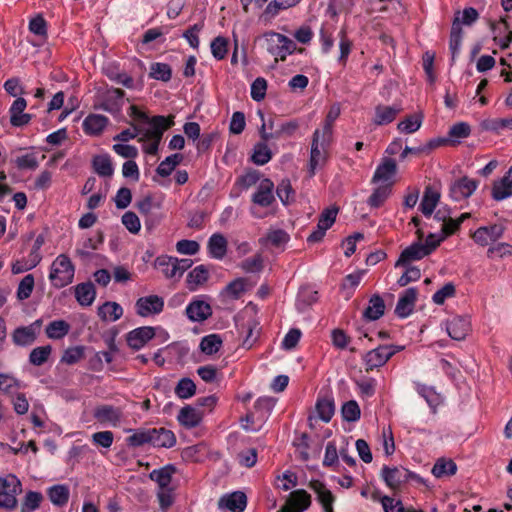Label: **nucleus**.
Masks as SVG:
<instances>
[{"mask_svg":"<svg viewBox=\"0 0 512 512\" xmlns=\"http://www.w3.org/2000/svg\"><path fill=\"white\" fill-rule=\"evenodd\" d=\"M129 116L141 124L148 125L147 128L143 127L142 133L144 138L152 140V142L157 144H160L163 133L174 124V116L165 117L158 115L150 118L135 105L129 107Z\"/></svg>","mask_w":512,"mask_h":512,"instance_id":"obj_1","label":"nucleus"},{"mask_svg":"<svg viewBox=\"0 0 512 512\" xmlns=\"http://www.w3.org/2000/svg\"><path fill=\"white\" fill-rule=\"evenodd\" d=\"M22 492L20 480L13 474L0 477V508L13 511L18 505L17 495Z\"/></svg>","mask_w":512,"mask_h":512,"instance_id":"obj_2","label":"nucleus"},{"mask_svg":"<svg viewBox=\"0 0 512 512\" xmlns=\"http://www.w3.org/2000/svg\"><path fill=\"white\" fill-rule=\"evenodd\" d=\"M74 271L70 259L61 254L53 261L49 278L55 287L62 288L73 281Z\"/></svg>","mask_w":512,"mask_h":512,"instance_id":"obj_3","label":"nucleus"},{"mask_svg":"<svg viewBox=\"0 0 512 512\" xmlns=\"http://www.w3.org/2000/svg\"><path fill=\"white\" fill-rule=\"evenodd\" d=\"M257 113L262 121V125L259 129L261 141L255 144L251 160L256 165H265L272 158V152L268 147L267 142L274 139V134L266 131L264 113L261 110H258Z\"/></svg>","mask_w":512,"mask_h":512,"instance_id":"obj_4","label":"nucleus"},{"mask_svg":"<svg viewBox=\"0 0 512 512\" xmlns=\"http://www.w3.org/2000/svg\"><path fill=\"white\" fill-rule=\"evenodd\" d=\"M329 145H322L320 142V130L316 129L312 136L309 174L313 176L317 168L322 167L327 160V149Z\"/></svg>","mask_w":512,"mask_h":512,"instance_id":"obj_5","label":"nucleus"},{"mask_svg":"<svg viewBox=\"0 0 512 512\" xmlns=\"http://www.w3.org/2000/svg\"><path fill=\"white\" fill-rule=\"evenodd\" d=\"M417 235L419 241L412 243L401 252L398 260L395 263V267H406L407 265H410L412 261L421 260L425 256H428L427 251L424 247H422L421 239L423 238L424 234L421 229L417 230Z\"/></svg>","mask_w":512,"mask_h":512,"instance_id":"obj_6","label":"nucleus"},{"mask_svg":"<svg viewBox=\"0 0 512 512\" xmlns=\"http://www.w3.org/2000/svg\"><path fill=\"white\" fill-rule=\"evenodd\" d=\"M506 227L501 223L479 227L472 235L473 240L480 246H487L502 238Z\"/></svg>","mask_w":512,"mask_h":512,"instance_id":"obj_7","label":"nucleus"},{"mask_svg":"<svg viewBox=\"0 0 512 512\" xmlns=\"http://www.w3.org/2000/svg\"><path fill=\"white\" fill-rule=\"evenodd\" d=\"M41 323L42 321L38 319L28 326L17 327L12 333L13 343L21 347L32 345L37 339Z\"/></svg>","mask_w":512,"mask_h":512,"instance_id":"obj_8","label":"nucleus"},{"mask_svg":"<svg viewBox=\"0 0 512 512\" xmlns=\"http://www.w3.org/2000/svg\"><path fill=\"white\" fill-rule=\"evenodd\" d=\"M136 312L142 317L160 314L164 309V299L158 295L140 297L135 303Z\"/></svg>","mask_w":512,"mask_h":512,"instance_id":"obj_9","label":"nucleus"},{"mask_svg":"<svg viewBox=\"0 0 512 512\" xmlns=\"http://www.w3.org/2000/svg\"><path fill=\"white\" fill-rule=\"evenodd\" d=\"M479 181L467 176L454 181L450 186V196L455 201H460L470 197L477 189Z\"/></svg>","mask_w":512,"mask_h":512,"instance_id":"obj_10","label":"nucleus"},{"mask_svg":"<svg viewBox=\"0 0 512 512\" xmlns=\"http://www.w3.org/2000/svg\"><path fill=\"white\" fill-rule=\"evenodd\" d=\"M124 95L125 92L119 88L107 89L101 97L99 108L111 114L120 112Z\"/></svg>","mask_w":512,"mask_h":512,"instance_id":"obj_11","label":"nucleus"},{"mask_svg":"<svg viewBox=\"0 0 512 512\" xmlns=\"http://www.w3.org/2000/svg\"><path fill=\"white\" fill-rule=\"evenodd\" d=\"M418 290L415 287L406 289L399 297L396 307L395 314L399 318H407L410 316L415 307L417 301Z\"/></svg>","mask_w":512,"mask_h":512,"instance_id":"obj_12","label":"nucleus"},{"mask_svg":"<svg viewBox=\"0 0 512 512\" xmlns=\"http://www.w3.org/2000/svg\"><path fill=\"white\" fill-rule=\"evenodd\" d=\"M155 336V328L143 326L128 332L126 336L127 344L134 350H139Z\"/></svg>","mask_w":512,"mask_h":512,"instance_id":"obj_13","label":"nucleus"},{"mask_svg":"<svg viewBox=\"0 0 512 512\" xmlns=\"http://www.w3.org/2000/svg\"><path fill=\"white\" fill-rule=\"evenodd\" d=\"M446 331L452 339L457 341L464 340L470 331V321L464 316H454L447 320Z\"/></svg>","mask_w":512,"mask_h":512,"instance_id":"obj_14","label":"nucleus"},{"mask_svg":"<svg viewBox=\"0 0 512 512\" xmlns=\"http://www.w3.org/2000/svg\"><path fill=\"white\" fill-rule=\"evenodd\" d=\"M273 191L274 183L268 178L263 179L252 195V202L261 207H269L275 201Z\"/></svg>","mask_w":512,"mask_h":512,"instance_id":"obj_15","label":"nucleus"},{"mask_svg":"<svg viewBox=\"0 0 512 512\" xmlns=\"http://www.w3.org/2000/svg\"><path fill=\"white\" fill-rule=\"evenodd\" d=\"M387 349V345H379L365 354L363 360L366 365V371H371L387 363L391 358V352H388Z\"/></svg>","mask_w":512,"mask_h":512,"instance_id":"obj_16","label":"nucleus"},{"mask_svg":"<svg viewBox=\"0 0 512 512\" xmlns=\"http://www.w3.org/2000/svg\"><path fill=\"white\" fill-rule=\"evenodd\" d=\"M491 195L495 201H502L512 196V166L501 179L493 183Z\"/></svg>","mask_w":512,"mask_h":512,"instance_id":"obj_17","label":"nucleus"},{"mask_svg":"<svg viewBox=\"0 0 512 512\" xmlns=\"http://www.w3.org/2000/svg\"><path fill=\"white\" fill-rule=\"evenodd\" d=\"M94 417L101 424H109L113 427H116L120 423L122 412L120 408L114 407L112 405H101L95 409Z\"/></svg>","mask_w":512,"mask_h":512,"instance_id":"obj_18","label":"nucleus"},{"mask_svg":"<svg viewBox=\"0 0 512 512\" xmlns=\"http://www.w3.org/2000/svg\"><path fill=\"white\" fill-rule=\"evenodd\" d=\"M406 469L403 467H389L384 465L381 470V477L385 484L395 490L406 483Z\"/></svg>","mask_w":512,"mask_h":512,"instance_id":"obj_19","label":"nucleus"},{"mask_svg":"<svg viewBox=\"0 0 512 512\" xmlns=\"http://www.w3.org/2000/svg\"><path fill=\"white\" fill-rule=\"evenodd\" d=\"M219 508H226L231 512H242L247 506V497L241 491H235L222 496L219 500Z\"/></svg>","mask_w":512,"mask_h":512,"instance_id":"obj_20","label":"nucleus"},{"mask_svg":"<svg viewBox=\"0 0 512 512\" xmlns=\"http://www.w3.org/2000/svg\"><path fill=\"white\" fill-rule=\"evenodd\" d=\"M109 123V119L100 114H89L82 123L84 132L90 136L100 135Z\"/></svg>","mask_w":512,"mask_h":512,"instance_id":"obj_21","label":"nucleus"},{"mask_svg":"<svg viewBox=\"0 0 512 512\" xmlns=\"http://www.w3.org/2000/svg\"><path fill=\"white\" fill-rule=\"evenodd\" d=\"M186 314L191 321L201 322L211 316L212 309L207 302L196 300L186 307Z\"/></svg>","mask_w":512,"mask_h":512,"instance_id":"obj_22","label":"nucleus"},{"mask_svg":"<svg viewBox=\"0 0 512 512\" xmlns=\"http://www.w3.org/2000/svg\"><path fill=\"white\" fill-rule=\"evenodd\" d=\"M228 242L227 239L221 233H214L210 236L207 244L209 255L214 258L221 260L227 253Z\"/></svg>","mask_w":512,"mask_h":512,"instance_id":"obj_23","label":"nucleus"},{"mask_svg":"<svg viewBox=\"0 0 512 512\" xmlns=\"http://www.w3.org/2000/svg\"><path fill=\"white\" fill-rule=\"evenodd\" d=\"M396 171V161L392 158H384L382 162L377 166L372 178V182H386L396 174Z\"/></svg>","mask_w":512,"mask_h":512,"instance_id":"obj_24","label":"nucleus"},{"mask_svg":"<svg viewBox=\"0 0 512 512\" xmlns=\"http://www.w3.org/2000/svg\"><path fill=\"white\" fill-rule=\"evenodd\" d=\"M176 444V437L171 430L164 427L152 428L151 445L157 448H171Z\"/></svg>","mask_w":512,"mask_h":512,"instance_id":"obj_25","label":"nucleus"},{"mask_svg":"<svg viewBox=\"0 0 512 512\" xmlns=\"http://www.w3.org/2000/svg\"><path fill=\"white\" fill-rule=\"evenodd\" d=\"M310 488L317 494V499L322 504L325 512H333L332 504L334 502V496L330 490H328L324 483L319 480H312L310 482Z\"/></svg>","mask_w":512,"mask_h":512,"instance_id":"obj_26","label":"nucleus"},{"mask_svg":"<svg viewBox=\"0 0 512 512\" xmlns=\"http://www.w3.org/2000/svg\"><path fill=\"white\" fill-rule=\"evenodd\" d=\"M97 314L102 321L115 322L123 315V308L120 304L107 301L98 307Z\"/></svg>","mask_w":512,"mask_h":512,"instance_id":"obj_27","label":"nucleus"},{"mask_svg":"<svg viewBox=\"0 0 512 512\" xmlns=\"http://www.w3.org/2000/svg\"><path fill=\"white\" fill-rule=\"evenodd\" d=\"M177 419L180 424L186 428H194L200 424L202 420V413L198 409L187 405L181 408Z\"/></svg>","mask_w":512,"mask_h":512,"instance_id":"obj_28","label":"nucleus"},{"mask_svg":"<svg viewBox=\"0 0 512 512\" xmlns=\"http://www.w3.org/2000/svg\"><path fill=\"white\" fill-rule=\"evenodd\" d=\"M440 200V193L433 190L430 186L426 187L422 200L419 205V210L424 216L429 217L434 212Z\"/></svg>","mask_w":512,"mask_h":512,"instance_id":"obj_29","label":"nucleus"},{"mask_svg":"<svg viewBox=\"0 0 512 512\" xmlns=\"http://www.w3.org/2000/svg\"><path fill=\"white\" fill-rule=\"evenodd\" d=\"M92 168L100 177H111L114 173L111 157L107 153L95 155L92 159Z\"/></svg>","mask_w":512,"mask_h":512,"instance_id":"obj_30","label":"nucleus"},{"mask_svg":"<svg viewBox=\"0 0 512 512\" xmlns=\"http://www.w3.org/2000/svg\"><path fill=\"white\" fill-rule=\"evenodd\" d=\"M385 312V303L382 297L378 294L371 296L368 307L363 312V317L375 321L381 318Z\"/></svg>","mask_w":512,"mask_h":512,"instance_id":"obj_31","label":"nucleus"},{"mask_svg":"<svg viewBox=\"0 0 512 512\" xmlns=\"http://www.w3.org/2000/svg\"><path fill=\"white\" fill-rule=\"evenodd\" d=\"M414 384L417 393L425 399L432 412L435 413L436 408L441 404L440 394H438L432 386H427L419 382H415Z\"/></svg>","mask_w":512,"mask_h":512,"instance_id":"obj_32","label":"nucleus"},{"mask_svg":"<svg viewBox=\"0 0 512 512\" xmlns=\"http://www.w3.org/2000/svg\"><path fill=\"white\" fill-rule=\"evenodd\" d=\"M75 297L82 306H90L95 300L96 291L93 283H80L75 287Z\"/></svg>","mask_w":512,"mask_h":512,"instance_id":"obj_33","label":"nucleus"},{"mask_svg":"<svg viewBox=\"0 0 512 512\" xmlns=\"http://www.w3.org/2000/svg\"><path fill=\"white\" fill-rule=\"evenodd\" d=\"M462 43V28L460 25L459 18H455L451 27L450 33V41L449 48L451 51V61L455 62L456 57L458 56Z\"/></svg>","mask_w":512,"mask_h":512,"instance_id":"obj_34","label":"nucleus"},{"mask_svg":"<svg viewBox=\"0 0 512 512\" xmlns=\"http://www.w3.org/2000/svg\"><path fill=\"white\" fill-rule=\"evenodd\" d=\"M401 111L398 106H384L378 105L375 108V119L374 122L377 125H385L391 123Z\"/></svg>","mask_w":512,"mask_h":512,"instance_id":"obj_35","label":"nucleus"},{"mask_svg":"<svg viewBox=\"0 0 512 512\" xmlns=\"http://www.w3.org/2000/svg\"><path fill=\"white\" fill-rule=\"evenodd\" d=\"M174 472L175 467L168 464L160 469H154L149 477L152 481H155L161 489H165L170 485Z\"/></svg>","mask_w":512,"mask_h":512,"instance_id":"obj_36","label":"nucleus"},{"mask_svg":"<svg viewBox=\"0 0 512 512\" xmlns=\"http://www.w3.org/2000/svg\"><path fill=\"white\" fill-rule=\"evenodd\" d=\"M70 331V324L65 320H54L50 322L46 328L45 333L48 338L59 340L64 338Z\"/></svg>","mask_w":512,"mask_h":512,"instance_id":"obj_37","label":"nucleus"},{"mask_svg":"<svg viewBox=\"0 0 512 512\" xmlns=\"http://www.w3.org/2000/svg\"><path fill=\"white\" fill-rule=\"evenodd\" d=\"M452 235V230L440 228V233H430L425 239V243H422V247L427 251V255H430L447 237Z\"/></svg>","mask_w":512,"mask_h":512,"instance_id":"obj_38","label":"nucleus"},{"mask_svg":"<svg viewBox=\"0 0 512 512\" xmlns=\"http://www.w3.org/2000/svg\"><path fill=\"white\" fill-rule=\"evenodd\" d=\"M263 37L266 42L267 51L271 55L276 56V60H278L281 54V44L284 41V35L274 31H269L266 32Z\"/></svg>","mask_w":512,"mask_h":512,"instance_id":"obj_39","label":"nucleus"},{"mask_svg":"<svg viewBox=\"0 0 512 512\" xmlns=\"http://www.w3.org/2000/svg\"><path fill=\"white\" fill-rule=\"evenodd\" d=\"M471 133L470 125L466 122H459L450 127L448 141L451 145L460 143L461 139L467 138Z\"/></svg>","mask_w":512,"mask_h":512,"instance_id":"obj_40","label":"nucleus"},{"mask_svg":"<svg viewBox=\"0 0 512 512\" xmlns=\"http://www.w3.org/2000/svg\"><path fill=\"white\" fill-rule=\"evenodd\" d=\"M183 158V155L180 153H175L166 157L157 167L156 173L161 177H168L176 166L182 162Z\"/></svg>","mask_w":512,"mask_h":512,"instance_id":"obj_41","label":"nucleus"},{"mask_svg":"<svg viewBox=\"0 0 512 512\" xmlns=\"http://www.w3.org/2000/svg\"><path fill=\"white\" fill-rule=\"evenodd\" d=\"M209 271L204 265L196 266L192 271L187 275V283L189 285V289L191 291L196 290V288L205 283L208 279Z\"/></svg>","mask_w":512,"mask_h":512,"instance_id":"obj_42","label":"nucleus"},{"mask_svg":"<svg viewBox=\"0 0 512 512\" xmlns=\"http://www.w3.org/2000/svg\"><path fill=\"white\" fill-rule=\"evenodd\" d=\"M316 411L323 422H329L335 412L334 400L328 397L319 398L316 403Z\"/></svg>","mask_w":512,"mask_h":512,"instance_id":"obj_43","label":"nucleus"},{"mask_svg":"<svg viewBox=\"0 0 512 512\" xmlns=\"http://www.w3.org/2000/svg\"><path fill=\"white\" fill-rule=\"evenodd\" d=\"M222 338L218 334H209L204 336L200 342V350L206 355H213L219 351L222 346Z\"/></svg>","mask_w":512,"mask_h":512,"instance_id":"obj_44","label":"nucleus"},{"mask_svg":"<svg viewBox=\"0 0 512 512\" xmlns=\"http://www.w3.org/2000/svg\"><path fill=\"white\" fill-rule=\"evenodd\" d=\"M508 30V23L505 18H502L499 24H492V31L494 39H499V45L502 49H506L512 42V31H508L506 36L500 37L502 33Z\"/></svg>","mask_w":512,"mask_h":512,"instance_id":"obj_45","label":"nucleus"},{"mask_svg":"<svg viewBox=\"0 0 512 512\" xmlns=\"http://www.w3.org/2000/svg\"><path fill=\"white\" fill-rule=\"evenodd\" d=\"M48 497L56 506H64L69 500V489L65 485H54L48 489Z\"/></svg>","mask_w":512,"mask_h":512,"instance_id":"obj_46","label":"nucleus"},{"mask_svg":"<svg viewBox=\"0 0 512 512\" xmlns=\"http://www.w3.org/2000/svg\"><path fill=\"white\" fill-rule=\"evenodd\" d=\"M480 125L483 130L500 133L506 128L512 130V118L485 119Z\"/></svg>","mask_w":512,"mask_h":512,"instance_id":"obj_47","label":"nucleus"},{"mask_svg":"<svg viewBox=\"0 0 512 512\" xmlns=\"http://www.w3.org/2000/svg\"><path fill=\"white\" fill-rule=\"evenodd\" d=\"M391 194V184H386L376 188L367 200L372 208L380 207Z\"/></svg>","mask_w":512,"mask_h":512,"instance_id":"obj_48","label":"nucleus"},{"mask_svg":"<svg viewBox=\"0 0 512 512\" xmlns=\"http://www.w3.org/2000/svg\"><path fill=\"white\" fill-rule=\"evenodd\" d=\"M456 471L457 466L453 460L438 459L432 468V474L437 478L454 475Z\"/></svg>","mask_w":512,"mask_h":512,"instance_id":"obj_49","label":"nucleus"},{"mask_svg":"<svg viewBox=\"0 0 512 512\" xmlns=\"http://www.w3.org/2000/svg\"><path fill=\"white\" fill-rule=\"evenodd\" d=\"M301 0H273L271 1L265 11L264 15L273 18L275 17L281 10L288 9L290 7H294L297 5Z\"/></svg>","mask_w":512,"mask_h":512,"instance_id":"obj_50","label":"nucleus"},{"mask_svg":"<svg viewBox=\"0 0 512 512\" xmlns=\"http://www.w3.org/2000/svg\"><path fill=\"white\" fill-rule=\"evenodd\" d=\"M51 352V345L36 347L29 354V362L34 366H41L47 362Z\"/></svg>","mask_w":512,"mask_h":512,"instance_id":"obj_51","label":"nucleus"},{"mask_svg":"<svg viewBox=\"0 0 512 512\" xmlns=\"http://www.w3.org/2000/svg\"><path fill=\"white\" fill-rule=\"evenodd\" d=\"M152 428L151 429H138L126 441L129 446L140 447L144 444H151Z\"/></svg>","mask_w":512,"mask_h":512,"instance_id":"obj_52","label":"nucleus"},{"mask_svg":"<svg viewBox=\"0 0 512 512\" xmlns=\"http://www.w3.org/2000/svg\"><path fill=\"white\" fill-rule=\"evenodd\" d=\"M149 76L153 79L167 82L172 77L170 65L166 63H153L150 67Z\"/></svg>","mask_w":512,"mask_h":512,"instance_id":"obj_53","label":"nucleus"},{"mask_svg":"<svg viewBox=\"0 0 512 512\" xmlns=\"http://www.w3.org/2000/svg\"><path fill=\"white\" fill-rule=\"evenodd\" d=\"M174 257L162 256L156 259V265L161 269L167 278H179V272L173 262Z\"/></svg>","mask_w":512,"mask_h":512,"instance_id":"obj_54","label":"nucleus"},{"mask_svg":"<svg viewBox=\"0 0 512 512\" xmlns=\"http://www.w3.org/2000/svg\"><path fill=\"white\" fill-rule=\"evenodd\" d=\"M306 503H309V506L311 505V496L303 489H298L290 494V498L288 501V508L295 510L299 507H304Z\"/></svg>","mask_w":512,"mask_h":512,"instance_id":"obj_55","label":"nucleus"},{"mask_svg":"<svg viewBox=\"0 0 512 512\" xmlns=\"http://www.w3.org/2000/svg\"><path fill=\"white\" fill-rule=\"evenodd\" d=\"M196 393V385L190 378H182L175 387V394L180 399H188Z\"/></svg>","mask_w":512,"mask_h":512,"instance_id":"obj_56","label":"nucleus"},{"mask_svg":"<svg viewBox=\"0 0 512 512\" xmlns=\"http://www.w3.org/2000/svg\"><path fill=\"white\" fill-rule=\"evenodd\" d=\"M341 414L345 421L355 422L359 420L361 416V410L355 400H350L343 404L341 408Z\"/></svg>","mask_w":512,"mask_h":512,"instance_id":"obj_57","label":"nucleus"},{"mask_svg":"<svg viewBox=\"0 0 512 512\" xmlns=\"http://www.w3.org/2000/svg\"><path fill=\"white\" fill-rule=\"evenodd\" d=\"M276 194L283 205H288L294 200L295 192L292 189L290 180L283 179L276 188Z\"/></svg>","mask_w":512,"mask_h":512,"instance_id":"obj_58","label":"nucleus"},{"mask_svg":"<svg viewBox=\"0 0 512 512\" xmlns=\"http://www.w3.org/2000/svg\"><path fill=\"white\" fill-rule=\"evenodd\" d=\"M211 53L217 60H222L226 57L228 51V40L223 36H217L211 42Z\"/></svg>","mask_w":512,"mask_h":512,"instance_id":"obj_59","label":"nucleus"},{"mask_svg":"<svg viewBox=\"0 0 512 512\" xmlns=\"http://www.w3.org/2000/svg\"><path fill=\"white\" fill-rule=\"evenodd\" d=\"M422 124V118L417 115H410L398 123L397 128L402 133H414Z\"/></svg>","mask_w":512,"mask_h":512,"instance_id":"obj_60","label":"nucleus"},{"mask_svg":"<svg viewBox=\"0 0 512 512\" xmlns=\"http://www.w3.org/2000/svg\"><path fill=\"white\" fill-rule=\"evenodd\" d=\"M160 203L155 202L152 198V196L147 195L136 202V208L140 212V214L143 217H146L147 215H150L155 210H160Z\"/></svg>","mask_w":512,"mask_h":512,"instance_id":"obj_61","label":"nucleus"},{"mask_svg":"<svg viewBox=\"0 0 512 512\" xmlns=\"http://www.w3.org/2000/svg\"><path fill=\"white\" fill-rule=\"evenodd\" d=\"M275 406V399L272 397H260L256 400L254 408L260 413V419L265 420Z\"/></svg>","mask_w":512,"mask_h":512,"instance_id":"obj_62","label":"nucleus"},{"mask_svg":"<svg viewBox=\"0 0 512 512\" xmlns=\"http://www.w3.org/2000/svg\"><path fill=\"white\" fill-rule=\"evenodd\" d=\"M43 496L40 492L28 491L25 495L21 512H30L39 508Z\"/></svg>","mask_w":512,"mask_h":512,"instance_id":"obj_63","label":"nucleus"},{"mask_svg":"<svg viewBox=\"0 0 512 512\" xmlns=\"http://www.w3.org/2000/svg\"><path fill=\"white\" fill-rule=\"evenodd\" d=\"M267 81L263 77H257L251 84L250 95L254 101H261L265 98Z\"/></svg>","mask_w":512,"mask_h":512,"instance_id":"obj_64","label":"nucleus"}]
</instances>
